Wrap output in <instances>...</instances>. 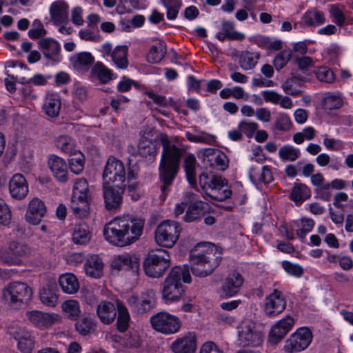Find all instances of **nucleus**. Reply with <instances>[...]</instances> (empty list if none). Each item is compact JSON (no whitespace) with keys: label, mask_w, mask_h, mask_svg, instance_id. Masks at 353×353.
Masks as SVG:
<instances>
[{"label":"nucleus","mask_w":353,"mask_h":353,"mask_svg":"<svg viewBox=\"0 0 353 353\" xmlns=\"http://www.w3.org/2000/svg\"><path fill=\"white\" fill-rule=\"evenodd\" d=\"M50 14L54 24L64 23L68 19V6L63 1L53 2L50 8Z\"/></svg>","instance_id":"c756f323"},{"label":"nucleus","mask_w":353,"mask_h":353,"mask_svg":"<svg viewBox=\"0 0 353 353\" xmlns=\"http://www.w3.org/2000/svg\"><path fill=\"white\" fill-rule=\"evenodd\" d=\"M57 291L56 280L54 279H48L40 291L41 301L49 307H54L58 301Z\"/></svg>","instance_id":"412c9836"},{"label":"nucleus","mask_w":353,"mask_h":353,"mask_svg":"<svg viewBox=\"0 0 353 353\" xmlns=\"http://www.w3.org/2000/svg\"><path fill=\"white\" fill-rule=\"evenodd\" d=\"M310 197V190L305 184L295 183L290 194V199L297 205H301L305 200Z\"/></svg>","instance_id":"c9c22d12"},{"label":"nucleus","mask_w":353,"mask_h":353,"mask_svg":"<svg viewBox=\"0 0 353 353\" xmlns=\"http://www.w3.org/2000/svg\"><path fill=\"white\" fill-rule=\"evenodd\" d=\"M62 310L67 319L75 321L81 314L79 303L76 300H68L62 303Z\"/></svg>","instance_id":"a19ab883"},{"label":"nucleus","mask_w":353,"mask_h":353,"mask_svg":"<svg viewBox=\"0 0 353 353\" xmlns=\"http://www.w3.org/2000/svg\"><path fill=\"white\" fill-rule=\"evenodd\" d=\"M159 141L163 149L159 166V177L162 183L161 196L164 199L179 171L181 159L185 150L178 147L166 134H161Z\"/></svg>","instance_id":"f257e3e1"},{"label":"nucleus","mask_w":353,"mask_h":353,"mask_svg":"<svg viewBox=\"0 0 353 353\" xmlns=\"http://www.w3.org/2000/svg\"><path fill=\"white\" fill-rule=\"evenodd\" d=\"M299 154L300 152L298 149H295L290 145L282 146L279 149V155L282 160L290 161H296L298 159Z\"/></svg>","instance_id":"864d4df0"},{"label":"nucleus","mask_w":353,"mask_h":353,"mask_svg":"<svg viewBox=\"0 0 353 353\" xmlns=\"http://www.w3.org/2000/svg\"><path fill=\"white\" fill-rule=\"evenodd\" d=\"M59 283L63 291L68 294H74L79 288V282L72 274H65L60 276Z\"/></svg>","instance_id":"72a5a7b5"},{"label":"nucleus","mask_w":353,"mask_h":353,"mask_svg":"<svg viewBox=\"0 0 353 353\" xmlns=\"http://www.w3.org/2000/svg\"><path fill=\"white\" fill-rule=\"evenodd\" d=\"M103 183L110 184L116 186L125 185L126 173L124 164L119 159L110 157L105 164L103 172Z\"/></svg>","instance_id":"9d476101"},{"label":"nucleus","mask_w":353,"mask_h":353,"mask_svg":"<svg viewBox=\"0 0 353 353\" xmlns=\"http://www.w3.org/2000/svg\"><path fill=\"white\" fill-rule=\"evenodd\" d=\"M38 48L43 56L53 62L60 61L61 46L52 38H43L38 41Z\"/></svg>","instance_id":"a211bd4d"},{"label":"nucleus","mask_w":353,"mask_h":353,"mask_svg":"<svg viewBox=\"0 0 353 353\" xmlns=\"http://www.w3.org/2000/svg\"><path fill=\"white\" fill-rule=\"evenodd\" d=\"M285 307V301L281 296V293L274 290L266 299L265 312L268 316H274L282 312Z\"/></svg>","instance_id":"5701e85b"},{"label":"nucleus","mask_w":353,"mask_h":353,"mask_svg":"<svg viewBox=\"0 0 353 353\" xmlns=\"http://www.w3.org/2000/svg\"><path fill=\"white\" fill-rule=\"evenodd\" d=\"M294 325V319L290 316L279 321L271 329L268 341L270 344L277 345L291 330Z\"/></svg>","instance_id":"dca6fc26"},{"label":"nucleus","mask_w":353,"mask_h":353,"mask_svg":"<svg viewBox=\"0 0 353 353\" xmlns=\"http://www.w3.org/2000/svg\"><path fill=\"white\" fill-rule=\"evenodd\" d=\"M68 161L70 170L73 173L79 174L83 170L85 157L81 152L74 154Z\"/></svg>","instance_id":"3c124183"},{"label":"nucleus","mask_w":353,"mask_h":353,"mask_svg":"<svg viewBox=\"0 0 353 353\" xmlns=\"http://www.w3.org/2000/svg\"><path fill=\"white\" fill-rule=\"evenodd\" d=\"M170 265L169 252L164 249L151 250L143 262L146 275L152 278L161 277Z\"/></svg>","instance_id":"423d86ee"},{"label":"nucleus","mask_w":353,"mask_h":353,"mask_svg":"<svg viewBox=\"0 0 353 353\" xmlns=\"http://www.w3.org/2000/svg\"><path fill=\"white\" fill-rule=\"evenodd\" d=\"M12 214L6 202L0 199V224L7 225L10 223Z\"/></svg>","instance_id":"bf43d9fd"},{"label":"nucleus","mask_w":353,"mask_h":353,"mask_svg":"<svg viewBox=\"0 0 353 353\" xmlns=\"http://www.w3.org/2000/svg\"><path fill=\"white\" fill-rule=\"evenodd\" d=\"M90 233L85 225L77 226L72 234V241L76 244H85L90 239Z\"/></svg>","instance_id":"09e8293b"},{"label":"nucleus","mask_w":353,"mask_h":353,"mask_svg":"<svg viewBox=\"0 0 353 353\" xmlns=\"http://www.w3.org/2000/svg\"><path fill=\"white\" fill-rule=\"evenodd\" d=\"M292 123L290 117L285 114H279L276 119L274 127L281 131H287L291 128Z\"/></svg>","instance_id":"052dcab7"},{"label":"nucleus","mask_w":353,"mask_h":353,"mask_svg":"<svg viewBox=\"0 0 353 353\" xmlns=\"http://www.w3.org/2000/svg\"><path fill=\"white\" fill-rule=\"evenodd\" d=\"M125 185H118L103 183V195L105 208L109 211L118 210L123 202V194Z\"/></svg>","instance_id":"ddd939ff"},{"label":"nucleus","mask_w":353,"mask_h":353,"mask_svg":"<svg viewBox=\"0 0 353 353\" xmlns=\"http://www.w3.org/2000/svg\"><path fill=\"white\" fill-rule=\"evenodd\" d=\"M27 316L33 324L39 327L47 326L52 323L51 316L48 313L33 310L28 312Z\"/></svg>","instance_id":"37998d69"},{"label":"nucleus","mask_w":353,"mask_h":353,"mask_svg":"<svg viewBox=\"0 0 353 353\" xmlns=\"http://www.w3.org/2000/svg\"><path fill=\"white\" fill-rule=\"evenodd\" d=\"M29 191L28 182L21 174H14L9 181V192L17 200L23 199Z\"/></svg>","instance_id":"f3484780"},{"label":"nucleus","mask_w":353,"mask_h":353,"mask_svg":"<svg viewBox=\"0 0 353 353\" xmlns=\"http://www.w3.org/2000/svg\"><path fill=\"white\" fill-rule=\"evenodd\" d=\"M91 73L94 77H97L102 83H107L113 79L114 76L113 72L101 62H97L94 65Z\"/></svg>","instance_id":"ea45409f"},{"label":"nucleus","mask_w":353,"mask_h":353,"mask_svg":"<svg viewBox=\"0 0 353 353\" xmlns=\"http://www.w3.org/2000/svg\"><path fill=\"white\" fill-rule=\"evenodd\" d=\"M292 52L290 50H283L274 58L273 65L276 70L282 69L290 61Z\"/></svg>","instance_id":"6e6d98bb"},{"label":"nucleus","mask_w":353,"mask_h":353,"mask_svg":"<svg viewBox=\"0 0 353 353\" xmlns=\"http://www.w3.org/2000/svg\"><path fill=\"white\" fill-rule=\"evenodd\" d=\"M206 210L204 203L201 201H196L188 203L183 220L185 222H192L200 220L205 214Z\"/></svg>","instance_id":"7c9ffc66"},{"label":"nucleus","mask_w":353,"mask_h":353,"mask_svg":"<svg viewBox=\"0 0 353 353\" xmlns=\"http://www.w3.org/2000/svg\"><path fill=\"white\" fill-rule=\"evenodd\" d=\"M103 263L97 255L90 256L85 264L86 274L92 278H100L103 275Z\"/></svg>","instance_id":"473e14b6"},{"label":"nucleus","mask_w":353,"mask_h":353,"mask_svg":"<svg viewBox=\"0 0 353 353\" xmlns=\"http://www.w3.org/2000/svg\"><path fill=\"white\" fill-rule=\"evenodd\" d=\"M91 200L88 181L84 178L77 179L74 185L71 201V208L74 215L79 218L88 216Z\"/></svg>","instance_id":"39448f33"},{"label":"nucleus","mask_w":353,"mask_h":353,"mask_svg":"<svg viewBox=\"0 0 353 353\" xmlns=\"http://www.w3.org/2000/svg\"><path fill=\"white\" fill-rule=\"evenodd\" d=\"M210 243H198L195 249L190 252V259L192 273L199 277H205L212 274L220 264L221 257L215 256L212 249L198 252L201 247H210Z\"/></svg>","instance_id":"20e7f679"},{"label":"nucleus","mask_w":353,"mask_h":353,"mask_svg":"<svg viewBox=\"0 0 353 353\" xmlns=\"http://www.w3.org/2000/svg\"><path fill=\"white\" fill-rule=\"evenodd\" d=\"M196 348V339L192 335L178 339L171 345V349L174 353H194Z\"/></svg>","instance_id":"cd10ccee"},{"label":"nucleus","mask_w":353,"mask_h":353,"mask_svg":"<svg viewBox=\"0 0 353 353\" xmlns=\"http://www.w3.org/2000/svg\"><path fill=\"white\" fill-rule=\"evenodd\" d=\"M181 225L174 221L167 220L161 222L154 232L156 243L166 248H172L179 238Z\"/></svg>","instance_id":"6e6552de"},{"label":"nucleus","mask_w":353,"mask_h":353,"mask_svg":"<svg viewBox=\"0 0 353 353\" xmlns=\"http://www.w3.org/2000/svg\"><path fill=\"white\" fill-rule=\"evenodd\" d=\"M203 161L209 163L212 168L224 171L228 167V160L226 155L219 150L206 148L203 150Z\"/></svg>","instance_id":"6ab92c4d"},{"label":"nucleus","mask_w":353,"mask_h":353,"mask_svg":"<svg viewBox=\"0 0 353 353\" xmlns=\"http://www.w3.org/2000/svg\"><path fill=\"white\" fill-rule=\"evenodd\" d=\"M243 283V278L239 272L230 274L221 287L223 297H231L238 293Z\"/></svg>","instance_id":"4be33fe9"},{"label":"nucleus","mask_w":353,"mask_h":353,"mask_svg":"<svg viewBox=\"0 0 353 353\" xmlns=\"http://www.w3.org/2000/svg\"><path fill=\"white\" fill-rule=\"evenodd\" d=\"M75 330L83 336L94 333L97 327V321L90 316H81L75 320Z\"/></svg>","instance_id":"c85d7f7f"},{"label":"nucleus","mask_w":353,"mask_h":353,"mask_svg":"<svg viewBox=\"0 0 353 353\" xmlns=\"http://www.w3.org/2000/svg\"><path fill=\"white\" fill-rule=\"evenodd\" d=\"M258 128V124L254 122L241 121L239 124L240 131L247 133L248 137H252Z\"/></svg>","instance_id":"69168bd1"},{"label":"nucleus","mask_w":353,"mask_h":353,"mask_svg":"<svg viewBox=\"0 0 353 353\" xmlns=\"http://www.w3.org/2000/svg\"><path fill=\"white\" fill-rule=\"evenodd\" d=\"M239 64L244 70H251L258 62L260 57L259 53H254L250 51H242L238 55Z\"/></svg>","instance_id":"f704fd0d"},{"label":"nucleus","mask_w":353,"mask_h":353,"mask_svg":"<svg viewBox=\"0 0 353 353\" xmlns=\"http://www.w3.org/2000/svg\"><path fill=\"white\" fill-rule=\"evenodd\" d=\"M312 339V334L308 328H300L285 341L283 350L287 353L302 351L308 347Z\"/></svg>","instance_id":"f8f14e48"},{"label":"nucleus","mask_w":353,"mask_h":353,"mask_svg":"<svg viewBox=\"0 0 353 353\" xmlns=\"http://www.w3.org/2000/svg\"><path fill=\"white\" fill-rule=\"evenodd\" d=\"M282 267L288 274L296 277H300L303 274V269L300 265L287 261H283Z\"/></svg>","instance_id":"e2e57ef3"},{"label":"nucleus","mask_w":353,"mask_h":353,"mask_svg":"<svg viewBox=\"0 0 353 353\" xmlns=\"http://www.w3.org/2000/svg\"><path fill=\"white\" fill-rule=\"evenodd\" d=\"M32 290L26 283L12 282L3 289L6 303L14 309H19L31 299Z\"/></svg>","instance_id":"0eeeda50"},{"label":"nucleus","mask_w":353,"mask_h":353,"mask_svg":"<svg viewBox=\"0 0 353 353\" xmlns=\"http://www.w3.org/2000/svg\"><path fill=\"white\" fill-rule=\"evenodd\" d=\"M144 219L126 216L117 217L107 223L103 229L105 239L110 243L124 247L137 241L141 236Z\"/></svg>","instance_id":"f03ea898"},{"label":"nucleus","mask_w":353,"mask_h":353,"mask_svg":"<svg viewBox=\"0 0 353 353\" xmlns=\"http://www.w3.org/2000/svg\"><path fill=\"white\" fill-rule=\"evenodd\" d=\"M199 165L196 157L192 154H187L183 159V168L185 176L190 185L194 188L196 185V167Z\"/></svg>","instance_id":"2f4dec72"},{"label":"nucleus","mask_w":353,"mask_h":353,"mask_svg":"<svg viewBox=\"0 0 353 353\" xmlns=\"http://www.w3.org/2000/svg\"><path fill=\"white\" fill-rule=\"evenodd\" d=\"M191 281L188 267H173L163 283V299L170 302L178 301L185 292L183 283H190Z\"/></svg>","instance_id":"7ed1b4c3"},{"label":"nucleus","mask_w":353,"mask_h":353,"mask_svg":"<svg viewBox=\"0 0 353 353\" xmlns=\"http://www.w3.org/2000/svg\"><path fill=\"white\" fill-rule=\"evenodd\" d=\"M218 176L219 175L217 174H214L212 173L208 174L207 172H203L199 175V184L204 192H205L207 187L210 186V184H211L210 182L213 181L212 179Z\"/></svg>","instance_id":"338daca9"},{"label":"nucleus","mask_w":353,"mask_h":353,"mask_svg":"<svg viewBox=\"0 0 353 353\" xmlns=\"http://www.w3.org/2000/svg\"><path fill=\"white\" fill-rule=\"evenodd\" d=\"M8 253L14 259L22 258L30 253V249L25 243L13 241L9 243Z\"/></svg>","instance_id":"79ce46f5"},{"label":"nucleus","mask_w":353,"mask_h":353,"mask_svg":"<svg viewBox=\"0 0 353 353\" xmlns=\"http://www.w3.org/2000/svg\"><path fill=\"white\" fill-rule=\"evenodd\" d=\"M13 339L17 341V348L21 353H31L34 347V339L30 334L19 330L12 333Z\"/></svg>","instance_id":"a878e982"},{"label":"nucleus","mask_w":353,"mask_h":353,"mask_svg":"<svg viewBox=\"0 0 353 353\" xmlns=\"http://www.w3.org/2000/svg\"><path fill=\"white\" fill-rule=\"evenodd\" d=\"M117 314V309L110 301H104L97 305V314L104 324H111L115 320Z\"/></svg>","instance_id":"bb28decb"},{"label":"nucleus","mask_w":353,"mask_h":353,"mask_svg":"<svg viewBox=\"0 0 353 353\" xmlns=\"http://www.w3.org/2000/svg\"><path fill=\"white\" fill-rule=\"evenodd\" d=\"M296 63L299 67V71L301 74L305 75L307 79L310 73L308 72V68L312 65V60L309 57H303L301 58H296Z\"/></svg>","instance_id":"13d9d810"},{"label":"nucleus","mask_w":353,"mask_h":353,"mask_svg":"<svg viewBox=\"0 0 353 353\" xmlns=\"http://www.w3.org/2000/svg\"><path fill=\"white\" fill-rule=\"evenodd\" d=\"M210 182V186L206 188L205 195L212 200L219 202L229 199L232 192L228 185V180L221 175L214 178Z\"/></svg>","instance_id":"4468645a"},{"label":"nucleus","mask_w":353,"mask_h":353,"mask_svg":"<svg viewBox=\"0 0 353 353\" xmlns=\"http://www.w3.org/2000/svg\"><path fill=\"white\" fill-rule=\"evenodd\" d=\"M127 55V46H117L112 51V53L111 54V58L119 68L125 69L127 68L128 65Z\"/></svg>","instance_id":"e433bc0d"},{"label":"nucleus","mask_w":353,"mask_h":353,"mask_svg":"<svg viewBox=\"0 0 353 353\" xmlns=\"http://www.w3.org/2000/svg\"><path fill=\"white\" fill-rule=\"evenodd\" d=\"M249 177L253 183L259 181L269 183L273 179L271 170L268 166H263L259 174L256 173L254 168H251L249 172Z\"/></svg>","instance_id":"de8ad7c7"},{"label":"nucleus","mask_w":353,"mask_h":353,"mask_svg":"<svg viewBox=\"0 0 353 353\" xmlns=\"http://www.w3.org/2000/svg\"><path fill=\"white\" fill-rule=\"evenodd\" d=\"M94 59L90 52H80L72 59L74 68L90 66L94 63Z\"/></svg>","instance_id":"603ef678"},{"label":"nucleus","mask_w":353,"mask_h":353,"mask_svg":"<svg viewBox=\"0 0 353 353\" xmlns=\"http://www.w3.org/2000/svg\"><path fill=\"white\" fill-rule=\"evenodd\" d=\"M117 329L119 332H124L129 326L130 314L127 308L119 302L117 303Z\"/></svg>","instance_id":"a18cd8bd"},{"label":"nucleus","mask_w":353,"mask_h":353,"mask_svg":"<svg viewBox=\"0 0 353 353\" xmlns=\"http://www.w3.org/2000/svg\"><path fill=\"white\" fill-rule=\"evenodd\" d=\"M43 108L46 114L51 117H57L61 108V100L58 97L53 95L46 98Z\"/></svg>","instance_id":"c03bdc74"},{"label":"nucleus","mask_w":353,"mask_h":353,"mask_svg":"<svg viewBox=\"0 0 353 353\" xmlns=\"http://www.w3.org/2000/svg\"><path fill=\"white\" fill-rule=\"evenodd\" d=\"M316 79L321 82L332 83L335 80L334 72L326 66H321L314 70Z\"/></svg>","instance_id":"8fccbe9b"},{"label":"nucleus","mask_w":353,"mask_h":353,"mask_svg":"<svg viewBox=\"0 0 353 353\" xmlns=\"http://www.w3.org/2000/svg\"><path fill=\"white\" fill-rule=\"evenodd\" d=\"M139 154L149 161H154L157 155V146L150 140L143 139L138 145Z\"/></svg>","instance_id":"58836bf2"},{"label":"nucleus","mask_w":353,"mask_h":353,"mask_svg":"<svg viewBox=\"0 0 353 353\" xmlns=\"http://www.w3.org/2000/svg\"><path fill=\"white\" fill-rule=\"evenodd\" d=\"M166 54V46L163 42H159L157 45L151 47L148 54L147 59L151 63H159L162 60Z\"/></svg>","instance_id":"49530a36"},{"label":"nucleus","mask_w":353,"mask_h":353,"mask_svg":"<svg viewBox=\"0 0 353 353\" xmlns=\"http://www.w3.org/2000/svg\"><path fill=\"white\" fill-rule=\"evenodd\" d=\"M141 304L143 307H141V310H139V312H141L143 314L150 312L154 307L156 305V300L152 291L150 292V294L142 297Z\"/></svg>","instance_id":"680f3d73"},{"label":"nucleus","mask_w":353,"mask_h":353,"mask_svg":"<svg viewBox=\"0 0 353 353\" xmlns=\"http://www.w3.org/2000/svg\"><path fill=\"white\" fill-rule=\"evenodd\" d=\"M291 78L287 79L282 85L283 91L292 96H298L302 93V90L296 88L295 85L302 86L304 82L308 81V79L299 71H292Z\"/></svg>","instance_id":"393cba45"},{"label":"nucleus","mask_w":353,"mask_h":353,"mask_svg":"<svg viewBox=\"0 0 353 353\" xmlns=\"http://www.w3.org/2000/svg\"><path fill=\"white\" fill-rule=\"evenodd\" d=\"M36 24H37V27H38L37 28L30 29L28 31V36L31 39H37L41 38V37H44L47 33V31L43 28V24L39 21H37V20L34 21V25H36Z\"/></svg>","instance_id":"0e129e2a"},{"label":"nucleus","mask_w":353,"mask_h":353,"mask_svg":"<svg viewBox=\"0 0 353 353\" xmlns=\"http://www.w3.org/2000/svg\"><path fill=\"white\" fill-rule=\"evenodd\" d=\"M303 22L308 26H318L325 23L324 14L316 9L307 11L302 17Z\"/></svg>","instance_id":"4c0bfd02"},{"label":"nucleus","mask_w":353,"mask_h":353,"mask_svg":"<svg viewBox=\"0 0 353 353\" xmlns=\"http://www.w3.org/2000/svg\"><path fill=\"white\" fill-rule=\"evenodd\" d=\"M139 260L134 256L129 254L119 255L112 262V267L114 270L132 271L137 274L139 271Z\"/></svg>","instance_id":"aec40b11"},{"label":"nucleus","mask_w":353,"mask_h":353,"mask_svg":"<svg viewBox=\"0 0 353 353\" xmlns=\"http://www.w3.org/2000/svg\"><path fill=\"white\" fill-rule=\"evenodd\" d=\"M47 209L44 203L39 198H33L28 203L25 214L26 221L32 225L40 223Z\"/></svg>","instance_id":"2eb2a0df"},{"label":"nucleus","mask_w":353,"mask_h":353,"mask_svg":"<svg viewBox=\"0 0 353 353\" xmlns=\"http://www.w3.org/2000/svg\"><path fill=\"white\" fill-rule=\"evenodd\" d=\"M343 101L341 97L335 95H327L323 99V107L325 110H332L341 107Z\"/></svg>","instance_id":"4d7b16f0"},{"label":"nucleus","mask_w":353,"mask_h":353,"mask_svg":"<svg viewBox=\"0 0 353 353\" xmlns=\"http://www.w3.org/2000/svg\"><path fill=\"white\" fill-rule=\"evenodd\" d=\"M57 146L64 152L70 153L72 150V143L70 138L62 136L57 141Z\"/></svg>","instance_id":"774afa93"},{"label":"nucleus","mask_w":353,"mask_h":353,"mask_svg":"<svg viewBox=\"0 0 353 353\" xmlns=\"http://www.w3.org/2000/svg\"><path fill=\"white\" fill-rule=\"evenodd\" d=\"M234 25L230 21H223L222 23V30L228 34V39L229 40H238L242 41L245 36L243 34L233 31Z\"/></svg>","instance_id":"5fc2aeb1"},{"label":"nucleus","mask_w":353,"mask_h":353,"mask_svg":"<svg viewBox=\"0 0 353 353\" xmlns=\"http://www.w3.org/2000/svg\"><path fill=\"white\" fill-rule=\"evenodd\" d=\"M150 323L154 330L164 334L177 332L182 324L177 316L165 312H160L152 316Z\"/></svg>","instance_id":"1a4fd4ad"},{"label":"nucleus","mask_w":353,"mask_h":353,"mask_svg":"<svg viewBox=\"0 0 353 353\" xmlns=\"http://www.w3.org/2000/svg\"><path fill=\"white\" fill-rule=\"evenodd\" d=\"M48 164L59 182L65 183L68 181V165L63 159L56 155H51L48 159Z\"/></svg>","instance_id":"b1692460"},{"label":"nucleus","mask_w":353,"mask_h":353,"mask_svg":"<svg viewBox=\"0 0 353 353\" xmlns=\"http://www.w3.org/2000/svg\"><path fill=\"white\" fill-rule=\"evenodd\" d=\"M239 340L243 346H258L263 341V334L254 322L245 319L239 327Z\"/></svg>","instance_id":"9b49d317"}]
</instances>
